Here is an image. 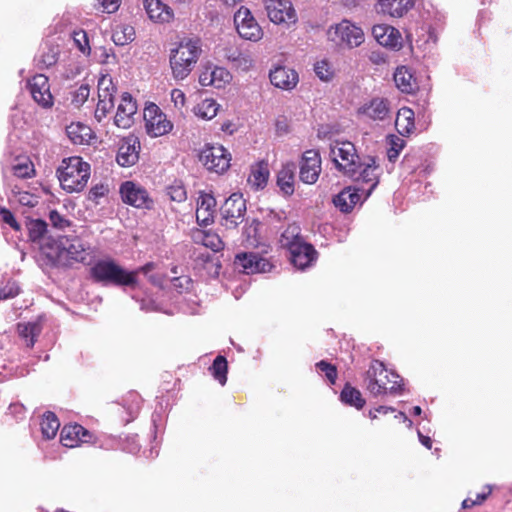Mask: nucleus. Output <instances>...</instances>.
Masks as SVG:
<instances>
[{
	"label": "nucleus",
	"mask_w": 512,
	"mask_h": 512,
	"mask_svg": "<svg viewBox=\"0 0 512 512\" xmlns=\"http://www.w3.org/2000/svg\"><path fill=\"white\" fill-rule=\"evenodd\" d=\"M330 156L336 169L344 176L365 184H369L365 199L379 184V165L373 158L362 162L355 145L350 141L336 140L330 145Z\"/></svg>",
	"instance_id": "obj_1"
},
{
	"label": "nucleus",
	"mask_w": 512,
	"mask_h": 512,
	"mask_svg": "<svg viewBox=\"0 0 512 512\" xmlns=\"http://www.w3.org/2000/svg\"><path fill=\"white\" fill-rule=\"evenodd\" d=\"M88 245L78 236L59 235L46 238L40 247V255L46 264L54 268H70L75 263H85Z\"/></svg>",
	"instance_id": "obj_2"
},
{
	"label": "nucleus",
	"mask_w": 512,
	"mask_h": 512,
	"mask_svg": "<svg viewBox=\"0 0 512 512\" xmlns=\"http://www.w3.org/2000/svg\"><path fill=\"white\" fill-rule=\"evenodd\" d=\"M363 381L365 389L374 397L396 395L402 391L401 377L377 359L371 361Z\"/></svg>",
	"instance_id": "obj_3"
},
{
	"label": "nucleus",
	"mask_w": 512,
	"mask_h": 512,
	"mask_svg": "<svg viewBox=\"0 0 512 512\" xmlns=\"http://www.w3.org/2000/svg\"><path fill=\"white\" fill-rule=\"evenodd\" d=\"M202 54L198 38H183L170 50L169 64L175 80H184L193 71Z\"/></svg>",
	"instance_id": "obj_4"
},
{
	"label": "nucleus",
	"mask_w": 512,
	"mask_h": 512,
	"mask_svg": "<svg viewBox=\"0 0 512 512\" xmlns=\"http://www.w3.org/2000/svg\"><path fill=\"white\" fill-rule=\"evenodd\" d=\"M90 164L79 156H72L62 160L57 169V176L61 187L68 193L81 192L90 178Z\"/></svg>",
	"instance_id": "obj_5"
},
{
	"label": "nucleus",
	"mask_w": 512,
	"mask_h": 512,
	"mask_svg": "<svg viewBox=\"0 0 512 512\" xmlns=\"http://www.w3.org/2000/svg\"><path fill=\"white\" fill-rule=\"evenodd\" d=\"M91 278L98 283L115 286H135L138 271L128 272L114 260H99L90 269Z\"/></svg>",
	"instance_id": "obj_6"
},
{
	"label": "nucleus",
	"mask_w": 512,
	"mask_h": 512,
	"mask_svg": "<svg viewBox=\"0 0 512 512\" xmlns=\"http://www.w3.org/2000/svg\"><path fill=\"white\" fill-rule=\"evenodd\" d=\"M199 160L208 171L223 174L230 167L231 154L222 145L206 144Z\"/></svg>",
	"instance_id": "obj_7"
},
{
	"label": "nucleus",
	"mask_w": 512,
	"mask_h": 512,
	"mask_svg": "<svg viewBox=\"0 0 512 512\" xmlns=\"http://www.w3.org/2000/svg\"><path fill=\"white\" fill-rule=\"evenodd\" d=\"M328 38L338 45H346L349 48L358 47L364 41V33L361 28L355 26L348 20L330 27Z\"/></svg>",
	"instance_id": "obj_8"
},
{
	"label": "nucleus",
	"mask_w": 512,
	"mask_h": 512,
	"mask_svg": "<svg viewBox=\"0 0 512 512\" xmlns=\"http://www.w3.org/2000/svg\"><path fill=\"white\" fill-rule=\"evenodd\" d=\"M143 118L146 132L151 137H159L168 134L173 128V124L167 119L166 114L154 103H150L145 107Z\"/></svg>",
	"instance_id": "obj_9"
},
{
	"label": "nucleus",
	"mask_w": 512,
	"mask_h": 512,
	"mask_svg": "<svg viewBox=\"0 0 512 512\" xmlns=\"http://www.w3.org/2000/svg\"><path fill=\"white\" fill-rule=\"evenodd\" d=\"M98 103L95 109V118L101 122L114 107V94L116 87L110 75H102L98 79Z\"/></svg>",
	"instance_id": "obj_10"
},
{
	"label": "nucleus",
	"mask_w": 512,
	"mask_h": 512,
	"mask_svg": "<svg viewBox=\"0 0 512 512\" xmlns=\"http://www.w3.org/2000/svg\"><path fill=\"white\" fill-rule=\"evenodd\" d=\"M222 225L228 229L235 228L244 219L246 201L241 194L233 193L225 200L221 209Z\"/></svg>",
	"instance_id": "obj_11"
},
{
	"label": "nucleus",
	"mask_w": 512,
	"mask_h": 512,
	"mask_svg": "<svg viewBox=\"0 0 512 512\" xmlns=\"http://www.w3.org/2000/svg\"><path fill=\"white\" fill-rule=\"evenodd\" d=\"M234 22L240 37L253 42L262 39L263 30L248 8L240 7L234 15Z\"/></svg>",
	"instance_id": "obj_12"
},
{
	"label": "nucleus",
	"mask_w": 512,
	"mask_h": 512,
	"mask_svg": "<svg viewBox=\"0 0 512 512\" xmlns=\"http://www.w3.org/2000/svg\"><path fill=\"white\" fill-rule=\"evenodd\" d=\"M321 157L317 150H307L302 154L299 163V178L305 184L317 182L321 173Z\"/></svg>",
	"instance_id": "obj_13"
},
{
	"label": "nucleus",
	"mask_w": 512,
	"mask_h": 512,
	"mask_svg": "<svg viewBox=\"0 0 512 512\" xmlns=\"http://www.w3.org/2000/svg\"><path fill=\"white\" fill-rule=\"evenodd\" d=\"M265 8L269 19L276 24H294L297 21L296 11L290 0H266Z\"/></svg>",
	"instance_id": "obj_14"
},
{
	"label": "nucleus",
	"mask_w": 512,
	"mask_h": 512,
	"mask_svg": "<svg viewBox=\"0 0 512 512\" xmlns=\"http://www.w3.org/2000/svg\"><path fill=\"white\" fill-rule=\"evenodd\" d=\"M60 441L63 446L74 448L83 443H95L96 436L82 425L74 423L67 424L62 428Z\"/></svg>",
	"instance_id": "obj_15"
},
{
	"label": "nucleus",
	"mask_w": 512,
	"mask_h": 512,
	"mask_svg": "<svg viewBox=\"0 0 512 512\" xmlns=\"http://www.w3.org/2000/svg\"><path fill=\"white\" fill-rule=\"evenodd\" d=\"M120 195L125 204L136 208H150L153 203L146 189L132 181L121 184Z\"/></svg>",
	"instance_id": "obj_16"
},
{
	"label": "nucleus",
	"mask_w": 512,
	"mask_h": 512,
	"mask_svg": "<svg viewBox=\"0 0 512 512\" xmlns=\"http://www.w3.org/2000/svg\"><path fill=\"white\" fill-rule=\"evenodd\" d=\"M234 264L242 268V272L245 274L266 273L273 267L269 260L253 252L238 253L235 256Z\"/></svg>",
	"instance_id": "obj_17"
},
{
	"label": "nucleus",
	"mask_w": 512,
	"mask_h": 512,
	"mask_svg": "<svg viewBox=\"0 0 512 512\" xmlns=\"http://www.w3.org/2000/svg\"><path fill=\"white\" fill-rule=\"evenodd\" d=\"M29 92L40 106L48 108L53 105V96L50 92L48 77L44 74H36L27 82Z\"/></svg>",
	"instance_id": "obj_18"
},
{
	"label": "nucleus",
	"mask_w": 512,
	"mask_h": 512,
	"mask_svg": "<svg viewBox=\"0 0 512 512\" xmlns=\"http://www.w3.org/2000/svg\"><path fill=\"white\" fill-rule=\"evenodd\" d=\"M372 35L381 46L394 50L402 48L401 33L393 26L387 24L374 25Z\"/></svg>",
	"instance_id": "obj_19"
},
{
	"label": "nucleus",
	"mask_w": 512,
	"mask_h": 512,
	"mask_svg": "<svg viewBox=\"0 0 512 512\" xmlns=\"http://www.w3.org/2000/svg\"><path fill=\"white\" fill-rule=\"evenodd\" d=\"M136 112V101L129 93H123L114 118L115 125L123 129L131 127L134 122V115Z\"/></svg>",
	"instance_id": "obj_20"
},
{
	"label": "nucleus",
	"mask_w": 512,
	"mask_h": 512,
	"mask_svg": "<svg viewBox=\"0 0 512 512\" xmlns=\"http://www.w3.org/2000/svg\"><path fill=\"white\" fill-rule=\"evenodd\" d=\"M289 252L291 263L300 270L311 266L318 256V252L313 245L306 242L300 243Z\"/></svg>",
	"instance_id": "obj_21"
},
{
	"label": "nucleus",
	"mask_w": 512,
	"mask_h": 512,
	"mask_svg": "<svg viewBox=\"0 0 512 512\" xmlns=\"http://www.w3.org/2000/svg\"><path fill=\"white\" fill-rule=\"evenodd\" d=\"M140 143L136 138H124L118 148L116 160L123 167L134 165L139 159Z\"/></svg>",
	"instance_id": "obj_22"
},
{
	"label": "nucleus",
	"mask_w": 512,
	"mask_h": 512,
	"mask_svg": "<svg viewBox=\"0 0 512 512\" xmlns=\"http://www.w3.org/2000/svg\"><path fill=\"white\" fill-rule=\"evenodd\" d=\"M216 200L211 194L201 193L197 201L196 220L200 226H208L214 221Z\"/></svg>",
	"instance_id": "obj_23"
},
{
	"label": "nucleus",
	"mask_w": 512,
	"mask_h": 512,
	"mask_svg": "<svg viewBox=\"0 0 512 512\" xmlns=\"http://www.w3.org/2000/svg\"><path fill=\"white\" fill-rule=\"evenodd\" d=\"M360 200L361 195L359 194V189L348 186L335 195L332 202L342 213H350Z\"/></svg>",
	"instance_id": "obj_24"
},
{
	"label": "nucleus",
	"mask_w": 512,
	"mask_h": 512,
	"mask_svg": "<svg viewBox=\"0 0 512 512\" xmlns=\"http://www.w3.org/2000/svg\"><path fill=\"white\" fill-rule=\"evenodd\" d=\"M389 103L384 98H374L368 104L358 109V114L364 115L372 120L382 121L389 116Z\"/></svg>",
	"instance_id": "obj_25"
},
{
	"label": "nucleus",
	"mask_w": 512,
	"mask_h": 512,
	"mask_svg": "<svg viewBox=\"0 0 512 512\" xmlns=\"http://www.w3.org/2000/svg\"><path fill=\"white\" fill-rule=\"evenodd\" d=\"M270 81L275 87L290 90L298 82V74L293 69L286 67H276L269 74Z\"/></svg>",
	"instance_id": "obj_26"
},
{
	"label": "nucleus",
	"mask_w": 512,
	"mask_h": 512,
	"mask_svg": "<svg viewBox=\"0 0 512 512\" xmlns=\"http://www.w3.org/2000/svg\"><path fill=\"white\" fill-rule=\"evenodd\" d=\"M144 7L149 18L158 23H168L173 19V10L160 0H144Z\"/></svg>",
	"instance_id": "obj_27"
},
{
	"label": "nucleus",
	"mask_w": 512,
	"mask_h": 512,
	"mask_svg": "<svg viewBox=\"0 0 512 512\" xmlns=\"http://www.w3.org/2000/svg\"><path fill=\"white\" fill-rule=\"evenodd\" d=\"M393 78L396 87L403 93L412 94L418 89L416 78L406 66L398 67Z\"/></svg>",
	"instance_id": "obj_28"
},
{
	"label": "nucleus",
	"mask_w": 512,
	"mask_h": 512,
	"mask_svg": "<svg viewBox=\"0 0 512 512\" xmlns=\"http://www.w3.org/2000/svg\"><path fill=\"white\" fill-rule=\"evenodd\" d=\"M296 164L288 162L282 166L277 174V185L286 195L294 193Z\"/></svg>",
	"instance_id": "obj_29"
},
{
	"label": "nucleus",
	"mask_w": 512,
	"mask_h": 512,
	"mask_svg": "<svg viewBox=\"0 0 512 512\" xmlns=\"http://www.w3.org/2000/svg\"><path fill=\"white\" fill-rule=\"evenodd\" d=\"M414 5V0H379L381 12L391 17L404 16Z\"/></svg>",
	"instance_id": "obj_30"
},
{
	"label": "nucleus",
	"mask_w": 512,
	"mask_h": 512,
	"mask_svg": "<svg viewBox=\"0 0 512 512\" xmlns=\"http://www.w3.org/2000/svg\"><path fill=\"white\" fill-rule=\"evenodd\" d=\"M269 175L268 163L264 160L259 161L251 166L248 183L256 190L262 189L266 186Z\"/></svg>",
	"instance_id": "obj_31"
},
{
	"label": "nucleus",
	"mask_w": 512,
	"mask_h": 512,
	"mask_svg": "<svg viewBox=\"0 0 512 512\" xmlns=\"http://www.w3.org/2000/svg\"><path fill=\"white\" fill-rule=\"evenodd\" d=\"M28 238L31 242L39 244V248L45 242L46 238H55L47 235V223L42 219H31L26 224Z\"/></svg>",
	"instance_id": "obj_32"
},
{
	"label": "nucleus",
	"mask_w": 512,
	"mask_h": 512,
	"mask_svg": "<svg viewBox=\"0 0 512 512\" xmlns=\"http://www.w3.org/2000/svg\"><path fill=\"white\" fill-rule=\"evenodd\" d=\"M66 133L68 138L76 145L88 144L92 138L91 128L80 122L68 125Z\"/></svg>",
	"instance_id": "obj_33"
},
{
	"label": "nucleus",
	"mask_w": 512,
	"mask_h": 512,
	"mask_svg": "<svg viewBox=\"0 0 512 512\" xmlns=\"http://www.w3.org/2000/svg\"><path fill=\"white\" fill-rule=\"evenodd\" d=\"M395 127L400 135H410L415 129L413 110L408 107L399 109L395 120Z\"/></svg>",
	"instance_id": "obj_34"
},
{
	"label": "nucleus",
	"mask_w": 512,
	"mask_h": 512,
	"mask_svg": "<svg viewBox=\"0 0 512 512\" xmlns=\"http://www.w3.org/2000/svg\"><path fill=\"white\" fill-rule=\"evenodd\" d=\"M340 399L344 404L352 406L357 410H361L366 404V400L361 392L350 383L344 385L340 393Z\"/></svg>",
	"instance_id": "obj_35"
},
{
	"label": "nucleus",
	"mask_w": 512,
	"mask_h": 512,
	"mask_svg": "<svg viewBox=\"0 0 512 512\" xmlns=\"http://www.w3.org/2000/svg\"><path fill=\"white\" fill-rule=\"evenodd\" d=\"M302 242H304V240L301 236V228L295 223L288 225L280 237L281 246L288 251Z\"/></svg>",
	"instance_id": "obj_36"
},
{
	"label": "nucleus",
	"mask_w": 512,
	"mask_h": 512,
	"mask_svg": "<svg viewBox=\"0 0 512 512\" xmlns=\"http://www.w3.org/2000/svg\"><path fill=\"white\" fill-rule=\"evenodd\" d=\"M60 49L58 45L46 43L37 59V66L40 69L49 68L58 61Z\"/></svg>",
	"instance_id": "obj_37"
},
{
	"label": "nucleus",
	"mask_w": 512,
	"mask_h": 512,
	"mask_svg": "<svg viewBox=\"0 0 512 512\" xmlns=\"http://www.w3.org/2000/svg\"><path fill=\"white\" fill-rule=\"evenodd\" d=\"M40 427L43 437L49 440L56 436L60 428V422L55 413L47 411L43 414Z\"/></svg>",
	"instance_id": "obj_38"
},
{
	"label": "nucleus",
	"mask_w": 512,
	"mask_h": 512,
	"mask_svg": "<svg viewBox=\"0 0 512 512\" xmlns=\"http://www.w3.org/2000/svg\"><path fill=\"white\" fill-rule=\"evenodd\" d=\"M219 110V104L211 98L202 100L194 107V114L203 120H211Z\"/></svg>",
	"instance_id": "obj_39"
},
{
	"label": "nucleus",
	"mask_w": 512,
	"mask_h": 512,
	"mask_svg": "<svg viewBox=\"0 0 512 512\" xmlns=\"http://www.w3.org/2000/svg\"><path fill=\"white\" fill-rule=\"evenodd\" d=\"M17 330L22 339L26 341V346L32 348L35 344L36 337L40 333V326L37 323H19Z\"/></svg>",
	"instance_id": "obj_40"
},
{
	"label": "nucleus",
	"mask_w": 512,
	"mask_h": 512,
	"mask_svg": "<svg viewBox=\"0 0 512 512\" xmlns=\"http://www.w3.org/2000/svg\"><path fill=\"white\" fill-rule=\"evenodd\" d=\"M212 376L215 380H217L221 385H225L227 382V372H228V363L224 356L218 355L212 366L209 368Z\"/></svg>",
	"instance_id": "obj_41"
},
{
	"label": "nucleus",
	"mask_w": 512,
	"mask_h": 512,
	"mask_svg": "<svg viewBox=\"0 0 512 512\" xmlns=\"http://www.w3.org/2000/svg\"><path fill=\"white\" fill-rule=\"evenodd\" d=\"M314 71L318 78L325 82L331 81L335 76L334 68L327 60L317 61Z\"/></svg>",
	"instance_id": "obj_42"
},
{
	"label": "nucleus",
	"mask_w": 512,
	"mask_h": 512,
	"mask_svg": "<svg viewBox=\"0 0 512 512\" xmlns=\"http://www.w3.org/2000/svg\"><path fill=\"white\" fill-rule=\"evenodd\" d=\"M232 76L228 70L221 67H216L210 73V80L208 84L215 87H221L222 84L230 82Z\"/></svg>",
	"instance_id": "obj_43"
},
{
	"label": "nucleus",
	"mask_w": 512,
	"mask_h": 512,
	"mask_svg": "<svg viewBox=\"0 0 512 512\" xmlns=\"http://www.w3.org/2000/svg\"><path fill=\"white\" fill-rule=\"evenodd\" d=\"M388 143L390 146L387 152L388 159L391 162H394L398 158L402 149L404 148L405 141L396 135H390L388 137Z\"/></svg>",
	"instance_id": "obj_44"
},
{
	"label": "nucleus",
	"mask_w": 512,
	"mask_h": 512,
	"mask_svg": "<svg viewBox=\"0 0 512 512\" xmlns=\"http://www.w3.org/2000/svg\"><path fill=\"white\" fill-rule=\"evenodd\" d=\"M201 243L215 252L220 251L224 246L221 238L212 232H201Z\"/></svg>",
	"instance_id": "obj_45"
},
{
	"label": "nucleus",
	"mask_w": 512,
	"mask_h": 512,
	"mask_svg": "<svg viewBox=\"0 0 512 512\" xmlns=\"http://www.w3.org/2000/svg\"><path fill=\"white\" fill-rule=\"evenodd\" d=\"M316 368L325 374V377L330 384H335L338 375L335 365H332L325 360H321L316 363Z\"/></svg>",
	"instance_id": "obj_46"
},
{
	"label": "nucleus",
	"mask_w": 512,
	"mask_h": 512,
	"mask_svg": "<svg viewBox=\"0 0 512 512\" xmlns=\"http://www.w3.org/2000/svg\"><path fill=\"white\" fill-rule=\"evenodd\" d=\"M169 199L174 202H184L187 198L186 189L181 184H174L167 188Z\"/></svg>",
	"instance_id": "obj_47"
},
{
	"label": "nucleus",
	"mask_w": 512,
	"mask_h": 512,
	"mask_svg": "<svg viewBox=\"0 0 512 512\" xmlns=\"http://www.w3.org/2000/svg\"><path fill=\"white\" fill-rule=\"evenodd\" d=\"M90 87L88 84L80 85L77 90L73 93L72 103L76 107L82 106L89 98Z\"/></svg>",
	"instance_id": "obj_48"
},
{
	"label": "nucleus",
	"mask_w": 512,
	"mask_h": 512,
	"mask_svg": "<svg viewBox=\"0 0 512 512\" xmlns=\"http://www.w3.org/2000/svg\"><path fill=\"white\" fill-rule=\"evenodd\" d=\"M260 225L261 222L259 220L252 219V221L244 227V235L251 245H254V243L258 241L257 237Z\"/></svg>",
	"instance_id": "obj_49"
},
{
	"label": "nucleus",
	"mask_w": 512,
	"mask_h": 512,
	"mask_svg": "<svg viewBox=\"0 0 512 512\" xmlns=\"http://www.w3.org/2000/svg\"><path fill=\"white\" fill-rule=\"evenodd\" d=\"M33 173L34 166L31 161H26L13 166V174L19 178H30Z\"/></svg>",
	"instance_id": "obj_50"
},
{
	"label": "nucleus",
	"mask_w": 512,
	"mask_h": 512,
	"mask_svg": "<svg viewBox=\"0 0 512 512\" xmlns=\"http://www.w3.org/2000/svg\"><path fill=\"white\" fill-rule=\"evenodd\" d=\"M20 293V288L15 281H8L0 288V300H7L16 297Z\"/></svg>",
	"instance_id": "obj_51"
},
{
	"label": "nucleus",
	"mask_w": 512,
	"mask_h": 512,
	"mask_svg": "<svg viewBox=\"0 0 512 512\" xmlns=\"http://www.w3.org/2000/svg\"><path fill=\"white\" fill-rule=\"evenodd\" d=\"M49 220L54 228L63 230L71 225V221L61 215L57 210L49 213Z\"/></svg>",
	"instance_id": "obj_52"
},
{
	"label": "nucleus",
	"mask_w": 512,
	"mask_h": 512,
	"mask_svg": "<svg viewBox=\"0 0 512 512\" xmlns=\"http://www.w3.org/2000/svg\"><path fill=\"white\" fill-rule=\"evenodd\" d=\"M73 40L81 52L86 53L90 51L89 39L84 30L75 31L73 33Z\"/></svg>",
	"instance_id": "obj_53"
},
{
	"label": "nucleus",
	"mask_w": 512,
	"mask_h": 512,
	"mask_svg": "<svg viewBox=\"0 0 512 512\" xmlns=\"http://www.w3.org/2000/svg\"><path fill=\"white\" fill-rule=\"evenodd\" d=\"M0 218L3 223L9 225L14 231H20L21 226L17 222L15 216L9 209H7L5 207L1 208L0 209Z\"/></svg>",
	"instance_id": "obj_54"
},
{
	"label": "nucleus",
	"mask_w": 512,
	"mask_h": 512,
	"mask_svg": "<svg viewBox=\"0 0 512 512\" xmlns=\"http://www.w3.org/2000/svg\"><path fill=\"white\" fill-rule=\"evenodd\" d=\"M109 193V187L107 184L99 183L94 185L90 191L88 198L92 201L98 202V199L106 196Z\"/></svg>",
	"instance_id": "obj_55"
},
{
	"label": "nucleus",
	"mask_w": 512,
	"mask_h": 512,
	"mask_svg": "<svg viewBox=\"0 0 512 512\" xmlns=\"http://www.w3.org/2000/svg\"><path fill=\"white\" fill-rule=\"evenodd\" d=\"M173 287L179 292L188 291L192 285V280L188 276H179L172 279Z\"/></svg>",
	"instance_id": "obj_56"
},
{
	"label": "nucleus",
	"mask_w": 512,
	"mask_h": 512,
	"mask_svg": "<svg viewBox=\"0 0 512 512\" xmlns=\"http://www.w3.org/2000/svg\"><path fill=\"white\" fill-rule=\"evenodd\" d=\"M253 65V59L248 53L242 52L240 57L235 60L233 66L242 71H248Z\"/></svg>",
	"instance_id": "obj_57"
},
{
	"label": "nucleus",
	"mask_w": 512,
	"mask_h": 512,
	"mask_svg": "<svg viewBox=\"0 0 512 512\" xmlns=\"http://www.w3.org/2000/svg\"><path fill=\"white\" fill-rule=\"evenodd\" d=\"M122 33H123V37H120L118 32H116L113 35V38H114V41L116 44L123 45V44L133 40V36H134L133 27H129V26L124 27Z\"/></svg>",
	"instance_id": "obj_58"
},
{
	"label": "nucleus",
	"mask_w": 512,
	"mask_h": 512,
	"mask_svg": "<svg viewBox=\"0 0 512 512\" xmlns=\"http://www.w3.org/2000/svg\"><path fill=\"white\" fill-rule=\"evenodd\" d=\"M492 493V486L491 485H485L482 489V492L477 493L475 498H473L475 506L483 504L487 498Z\"/></svg>",
	"instance_id": "obj_59"
},
{
	"label": "nucleus",
	"mask_w": 512,
	"mask_h": 512,
	"mask_svg": "<svg viewBox=\"0 0 512 512\" xmlns=\"http://www.w3.org/2000/svg\"><path fill=\"white\" fill-rule=\"evenodd\" d=\"M242 51H240L237 47H226L224 48V57L230 62L234 63L237 58L240 57Z\"/></svg>",
	"instance_id": "obj_60"
},
{
	"label": "nucleus",
	"mask_w": 512,
	"mask_h": 512,
	"mask_svg": "<svg viewBox=\"0 0 512 512\" xmlns=\"http://www.w3.org/2000/svg\"><path fill=\"white\" fill-rule=\"evenodd\" d=\"M101 5L104 12L114 13L120 6V0H102Z\"/></svg>",
	"instance_id": "obj_61"
},
{
	"label": "nucleus",
	"mask_w": 512,
	"mask_h": 512,
	"mask_svg": "<svg viewBox=\"0 0 512 512\" xmlns=\"http://www.w3.org/2000/svg\"><path fill=\"white\" fill-rule=\"evenodd\" d=\"M172 101L175 103V106H184L186 98L185 94L180 89H173L171 92Z\"/></svg>",
	"instance_id": "obj_62"
},
{
	"label": "nucleus",
	"mask_w": 512,
	"mask_h": 512,
	"mask_svg": "<svg viewBox=\"0 0 512 512\" xmlns=\"http://www.w3.org/2000/svg\"><path fill=\"white\" fill-rule=\"evenodd\" d=\"M419 440L427 449H431L432 440L429 436H425V435L419 433Z\"/></svg>",
	"instance_id": "obj_63"
},
{
	"label": "nucleus",
	"mask_w": 512,
	"mask_h": 512,
	"mask_svg": "<svg viewBox=\"0 0 512 512\" xmlns=\"http://www.w3.org/2000/svg\"><path fill=\"white\" fill-rule=\"evenodd\" d=\"M475 506V503H474V500L472 497H468L466 499L463 500L462 502V507L464 509H469V508H472Z\"/></svg>",
	"instance_id": "obj_64"
}]
</instances>
